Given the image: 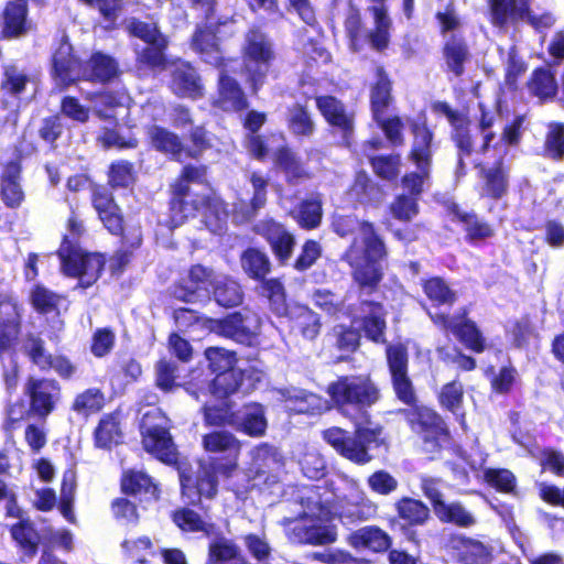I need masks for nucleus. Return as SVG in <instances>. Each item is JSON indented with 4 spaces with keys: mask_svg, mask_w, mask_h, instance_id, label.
<instances>
[{
    "mask_svg": "<svg viewBox=\"0 0 564 564\" xmlns=\"http://www.w3.org/2000/svg\"><path fill=\"white\" fill-rule=\"evenodd\" d=\"M23 394L34 411V417L45 422L61 402L62 386L53 377L29 376L24 382Z\"/></svg>",
    "mask_w": 564,
    "mask_h": 564,
    "instance_id": "nucleus-13",
    "label": "nucleus"
},
{
    "mask_svg": "<svg viewBox=\"0 0 564 564\" xmlns=\"http://www.w3.org/2000/svg\"><path fill=\"white\" fill-rule=\"evenodd\" d=\"M172 522L183 533H198L209 536L214 531V524L206 522L202 516L189 507H180L171 512Z\"/></svg>",
    "mask_w": 564,
    "mask_h": 564,
    "instance_id": "nucleus-54",
    "label": "nucleus"
},
{
    "mask_svg": "<svg viewBox=\"0 0 564 564\" xmlns=\"http://www.w3.org/2000/svg\"><path fill=\"white\" fill-rule=\"evenodd\" d=\"M203 423L207 427L224 430L225 427L235 429L238 419V408L234 401L225 399L219 403H205L202 406Z\"/></svg>",
    "mask_w": 564,
    "mask_h": 564,
    "instance_id": "nucleus-46",
    "label": "nucleus"
},
{
    "mask_svg": "<svg viewBox=\"0 0 564 564\" xmlns=\"http://www.w3.org/2000/svg\"><path fill=\"white\" fill-rule=\"evenodd\" d=\"M358 228L362 236L364 245L362 256L360 258L375 259L377 261L386 260L388 258V249L373 223L361 220Z\"/></svg>",
    "mask_w": 564,
    "mask_h": 564,
    "instance_id": "nucleus-57",
    "label": "nucleus"
},
{
    "mask_svg": "<svg viewBox=\"0 0 564 564\" xmlns=\"http://www.w3.org/2000/svg\"><path fill=\"white\" fill-rule=\"evenodd\" d=\"M214 375L209 390L213 395L220 399H228L237 393L243 382V371L236 367Z\"/></svg>",
    "mask_w": 564,
    "mask_h": 564,
    "instance_id": "nucleus-61",
    "label": "nucleus"
},
{
    "mask_svg": "<svg viewBox=\"0 0 564 564\" xmlns=\"http://www.w3.org/2000/svg\"><path fill=\"white\" fill-rule=\"evenodd\" d=\"M476 169L479 178L477 186L479 199L499 202L508 196L510 191V166L502 158L496 160L491 166L478 163Z\"/></svg>",
    "mask_w": 564,
    "mask_h": 564,
    "instance_id": "nucleus-18",
    "label": "nucleus"
},
{
    "mask_svg": "<svg viewBox=\"0 0 564 564\" xmlns=\"http://www.w3.org/2000/svg\"><path fill=\"white\" fill-rule=\"evenodd\" d=\"M290 214L301 229L314 230L323 219L322 200L318 197L304 198Z\"/></svg>",
    "mask_w": 564,
    "mask_h": 564,
    "instance_id": "nucleus-56",
    "label": "nucleus"
},
{
    "mask_svg": "<svg viewBox=\"0 0 564 564\" xmlns=\"http://www.w3.org/2000/svg\"><path fill=\"white\" fill-rule=\"evenodd\" d=\"M210 333L231 339L240 345L253 347L258 344V333L249 325V317L240 311L223 317L208 319Z\"/></svg>",
    "mask_w": 564,
    "mask_h": 564,
    "instance_id": "nucleus-21",
    "label": "nucleus"
},
{
    "mask_svg": "<svg viewBox=\"0 0 564 564\" xmlns=\"http://www.w3.org/2000/svg\"><path fill=\"white\" fill-rule=\"evenodd\" d=\"M85 61L78 56L69 40L64 36L51 56L50 76L58 90H66L68 87L82 80Z\"/></svg>",
    "mask_w": 564,
    "mask_h": 564,
    "instance_id": "nucleus-15",
    "label": "nucleus"
},
{
    "mask_svg": "<svg viewBox=\"0 0 564 564\" xmlns=\"http://www.w3.org/2000/svg\"><path fill=\"white\" fill-rule=\"evenodd\" d=\"M122 74L120 63L115 56L101 51H94L85 61L82 80L109 85L118 82Z\"/></svg>",
    "mask_w": 564,
    "mask_h": 564,
    "instance_id": "nucleus-27",
    "label": "nucleus"
},
{
    "mask_svg": "<svg viewBox=\"0 0 564 564\" xmlns=\"http://www.w3.org/2000/svg\"><path fill=\"white\" fill-rule=\"evenodd\" d=\"M427 314L434 326L446 335H454L467 349L476 354L486 350V338L476 322L469 318V310L466 306L459 307L454 315L441 311Z\"/></svg>",
    "mask_w": 564,
    "mask_h": 564,
    "instance_id": "nucleus-5",
    "label": "nucleus"
},
{
    "mask_svg": "<svg viewBox=\"0 0 564 564\" xmlns=\"http://www.w3.org/2000/svg\"><path fill=\"white\" fill-rule=\"evenodd\" d=\"M180 377L178 366L175 361L160 357L154 364V386L161 392L170 394L180 387L177 379Z\"/></svg>",
    "mask_w": 564,
    "mask_h": 564,
    "instance_id": "nucleus-62",
    "label": "nucleus"
},
{
    "mask_svg": "<svg viewBox=\"0 0 564 564\" xmlns=\"http://www.w3.org/2000/svg\"><path fill=\"white\" fill-rule=\"evenodd\" d=\"M10 534L25 557L33 558L37 554L41 536L30 520L21 519L12 524Z\"/></svg>",
    "mask_w": 564,
    "mask_h": 564,
    "instance_id": "nucleus-51",
    "label": "nucleus"
},
{
    "mask_svg": "<svg viewBox=\"0 0 564 564\" xmlns=\"http://www.w3.org/2000/svg\"><path fill=\"white\" fill-rule=\"evenodd\" d=\"M198 215L210 230L221 227L228 217L227 203L215 191L200 193L198 200Z\"/></svg>",
    "mask_w": 564,
    "mask_h": 564,
    "instance_id": "nucleus-45",
    "label": "nucleus"
},
{
    "mask_svg": "<svg viewBox=\"0 0 564 564\" xmlns=\"http://www.w3.org/2000/svg\"><path fill=\"white\" fill-rule=\"evenodd\" d=\"M147 134L152 149L172 160L181 161L185 145L177 133L165 127L153 124L148 128Z\"/></svg>",
    "mask_w": 564,
    "mask_h": 564,
    "instance_id": "nucleus-44",
    "label": "nucleus"
},
{
    "mask_svg": "<svg viewBox=\"0 0 564 564\" xmlns=\"http://www.w3.org/2000/svg\"><path fill=\"white\" fill-rule=\"evenodd\" d=\"M235 61L236 58L231 57L215 59L214 67L219 70V75L216 97L212 101V106L224 112L240 113L249 109L250 101L240 83L228 73L229 64Z\"/></svg>",
    "mask_w": 564,
    "mask_h": 564,
    "instance_id": "nucleus-11",
    "label": "nucleus"
},
{
    "mask_svg": "<svg viewBox=\"0 0 564 564\" xmlns=\"http://www.w3.org/2000/svg\"><path fill=\"white\" fill-rule=\"evenodd\" d=\"M171 429L142 432L141 444L143 449L165 465L177 463V451L171 434Z\"/></svg>",
    "mask_w": 564,
    "mask_h": 564,
    "instance_id": "nucleus-38",
    "label": "nucleus"
},
{
    "mask_svg": "<svg viewBox=\"0 0 564 564\" xmlns=\"http://www.w3.org/2000/svg\"><path fill=\"white\" fill-rule=\"evenodd\" d=\"M410 430L421 440L425 452L440 453L452 440L451 431L435 410L419 405L414 409H401Z\"/></svg>",
    "mask_w": 564,
    "mask_h": 564,
    "instance_id": "nucleus-4",
    "label": "nucleus"
},
{
    "mask_svg": "<svg viewBox=\"0 0 564 564\" xmlns=\"http://www.w3.org/2000/svg\"><path fill=\"white\" fill-rule=\"evenodd\" d=\"M121 495L139 499L140 502L158 501L161 498L160 484L144 470L123 469L119 478Z\"/></svg>",
    "mask_w": 564,
    "mask_h": 564,
    "instance_id": "nucleus-28",
    "label": "nucleus"
},
{
    "mask_svg": "<svg viewBox=\"0 0 564 564\" xmlns=\"http://www.w3.org/2000/svg\"><path fill=\"white\" fill-rule=\"evenodd\" d=\"M259 294L268 301L270 312L278 318H283L293 304L288 302L285 286L279 278L261 282Z\"/></svg>",
    "mask_w": 564,
    "mask_h": 564,
    "instance_id": "nucleus-52",
    "label": "nucleus"
},
{
    "mask_svg": "<svg viewBox=\"0 0 564 564\" xmlns=\"http://www.w3.org/2000/svg\"><path fill=\"white\" fill-rule=\"evenodd\" d=\"M346 262L350 267V274L354 284L362 295H372L380 290V285L384 278V271L381 261L375 259L351 258L349 254L345 257Z\"/></svg>",
    "mask_w": 564,
    "mask_h": 564,
    "instance_id": "nucleus-26",
    "label": "nucleus"
},
{
    "mask_svg": "<svg viewBox=\"0 0 564 564\" xmlns=\"http://www.w3.org/2000/svg\"><path fill=\"white\" fill-rule=\"evenodd\" d=\"M238 419L234 431L251 438H260L267 434L268 419L265 406L259 402H247L238 408Z\"/></svg>",
    "mask_w": 564,
    "mask_h": 564,
    "instance_id": "nucleus-36",
    "label": "nucleus"
},
{
    "mask_svg": "<svg viewBox=\"0 0 564 564\" xmlns=\"http://www.w3.org/2000/svg\"><path fill=\"white\" fill-rule=\"evenodd\" d=\"M207 300H213L219 307L229 310L240 306L245 291L238 279L230 274L216 275Z\"/></svg>",
    "mask_w": 564,
    "mask_h": 564,
    "instance_id": "nucleus-40",
    "label": "nucleus"
},
{
    "mask_svg": "<svg viewBox=\"0 0 564 564\" xmlns=\"http://www.w3.org/2000/svg\"><path fill=\"white\" fill-rule=\"evenodd\" d=\"M61 269L65 276L78 279L75 290L93 286L101 276L106 258L100 252H89L74 243L68 235H64L56 251Z\"/></svg>",
    "mask_w": 564,
    "mask_h": 564,
    "instance_id": "nucleus-3",
    "label": "nucleus"
},
{
    "mask_svg": "<svg viewBox=\"0 0 564 564\" xmlns=\"http://www.w3.org/2000/svg\"><path fill=\"white\" fill-rule=\"evenodd\" d=\"M442 56L446 65V72L455 77H462L466 64L471 58L469 44L462 34L452 33L442 45Z\"/></svg>",
    "mask_w": 564,
    "mask_h": 564,
    "instance_id": "nucleus-39",
    "label": "nucleus"
},
{
    "mask_svg": "<svg viewBox=\"0 0 564 564\" xmlns=\"http://www.w3.org/2000/svg\"><path fill=\"white\" fill-rule=\"evenodd\" d=\"M360 316L358 318L360 333L373 344H387V315L384 305L375 300H361L359 302Z\"/></svg>",
    "mask_w": 564,
    "mask_h": 564,
    "instance_id": "nucleus-25",
    "label": "nucleus"
},
{
    "mask_svg": "<svg viewBox=\"0 0 564 564\" xmlns=\"http://www.w3.org/2000/svg\"><path fill=\"white\" fill-rule=\"evenodd\" d=\"M169 88L178 98L198 100L205 95V86L197 68L188 61L171 62Z\"/></svg>",
    "mask_w": 564,
    "mask_h": 564,
    "instance_id": "nucleus-20",
    "label": "nucleus"
},
{
    "mask_svg": "<svg viewBox=\"0 0 564 564\" xmlns=\"http://www.w3.org/2000/svg\"><path fill=\"white\" fill-rule=\"evenodd\" d=\"M527 85L530 93L540 99L553 98L557 93L553 72L544 67L533 69Z\"/></svg>",
    "mask_w": 564,
    "mask_h": 564,
    "instance_id": "nucleus-64",
    "label": "nucleus"
},
{
    "mask_svg": "<svg viewBox=\"0 0 564 564\" xmlns=\"http://www.w3.org/2000/svg\"><path fill=\"white\" fill-rule=\"evenodd\" d=\"M273 166L284 175L289 186H297L313 177L296 151L288 144L278 147L272 154Z\"/></svg>",
    "mask_w": 564,
    "mask_h": 564,
    "instance_id": "nucleus-30",
    "label": "nucleus"
},
{
    "mask_svg": "<svg viewBox=\"0 0 564 564\" xmlns=\"http://www.w3.org/2000/svg\"><path fill=\"white\" fill-rule=\"evenodd\" d=\"M234 474L219 471L214 465L204 463L195 474L180 473L181 495L187 506L199 507L203 499H213L218 492V477L231 478Z\"/></svg>",
    "mask_w": 564,
    "mask_h": 564,
    "instance_id": "nucleus-7",
    "label": "nucleus"
},
{
    "mask_svg": "<svg viewBox=\"0 0 564 564\" xmlns=\"http://www.w3.org/2000/svg\"><path fill=\"white\" fill-rule=\"evenodd\" d=\"M386 361L395 399L408 409L419 406L416 389L409 373L408 347L402 343L387 344Z\"/></svg>",
    "mask_w": 564,
    "mask_h": 564,
    "instance_id": "nucleus-6",
    "label": "nucleus"
},
{
    "mask_svg": "<svg viewBox=\"0 0 564 564\" xmlns=\"http://www.w3.org/2000/svg\"><path fill=\"white\" fill-rule=\"evenodd\" d=\"M202 447L208 454L207 463L219 471L235 474L239 468L242 444L237 436L226 430H214L202 436Z\"/></svg>",
    "mask_w": 564,
    "mask_h": 564,
    "instance_id": "nucleus-9",
    "label": "nucleus"
},
{
    "mask_svg": "<svg viewBox=\"0 0 564 564\" xmlns=\"http://www.w3.org/2000/svg\"><path fill=\"white\" fill-rule=\"evenodd\" d=\"M408 126L412 142L406 158L416 170L406 172L400 178V183L404 189L403 194L420 199L424 192V185L431 177L435 133L429 126L425 115L409 119Z\"/></svg>",
    "mask_w": 564,
    "mask_h": 564,
    "instance_id": "nucleus-2",
    "label": "nucleus"
},
{
    "mask_svg": "<svg viewBox=\"0 0 564 564\" xmlns=\"http://www.w3.org/2000/svg\"><path fill=\"white\" fill-rule=\"evenodd\" d=\"M326 393L333 408L352 423L354 432L332 426L322 431L323 441L356 465L370 463V448L386 445L384 427L372 423L369 414V409L382 399L379 384L370 373L341 375L328 383Z\"/></svg>",
    "mask_w": 564,
    "mask_h": 564,
    "instance_id": "nucleus-1",
    "label": "nucleus"
},
{
    "mask_svg": "<svg viewBox=\"0 0 564 564\" xmlns=\"http://www.w3.org/2000/svg\"><path fill=\"white\" fill-rule=\"evenodd\" d=\"M241 53L247 72V82L251 93L257 95L267 80L271 65L275 59V52L271 42L260 34V39L248 37Z\"/></svg>",
    "mask_w": 564,
    "mask_h": 564,
    "instance_id": "nucleus-10",
    "label": "nucleus"
},
{
    "mask_svg": "<svg viewBox=\"0 0 564 564\" xmlns=\"http://www.w3.org/2000/svg\"><path fill=\"white\" fill-rule=\"evenodd\" d=\"M344 31L348 41V47L354 53H359L367 42L366 24L360 10L350 6L344 19Z\"/></svg>",
    "mask_w": 564,
    "mask_h": 564,
    "instance_id": "nucleus-55",
    "label": "nucleus"
},
{
    "mask_svg": "<svg viewBox=\"0 0 564 564\" xmlns=\"http://www.w3.org/2000/svg\"><path fill=\"white\" fill-rule=\"evenodd\" d=\"M105 393L99 388H88L83 392L76 394L72 403V411L88 417L97 414L105 406Z\"/></svg>",
    "mask_w": 564,
    "mask_h": 564,
    "instance_id": "nucleus-63",
    "label": "nucleus"
},
{
    "mask_svg": "<svg viewBox=\"0 0 564 564\" xmlns=\"http://www.w3.org/2000/svg\"><path fill=\"white\" fill-rule=\"evenodd\" d=\"M432 110L445 116L452 128L451 139L457 148L456 175L463 177L467 174L465 158L471 155L474 151L470 119L467 113L453 109L446 101L433 102Z\"/></svg>",
    "mask_w": 564,
    "mask_h": 564,
    "instance_id": "nucleus-12",
    "label": "nucleus"
},
{
    "mask_svg": "<svg viewBox=\"0 0 564 564\" xmlns=\"http://www.w3.org/2000/svg\"><path fill=\"white\" fill-rule=\"evenodd\" d=\"M21 351L28 360L43 372L54 370L63 380H70L77 372L76 365L63 354L53 355L40 334L29 332L23 337Z\"/></svg>",
    "mask_w": 564,
    "mask_h": 564,
    "instance_id": "nucleus-8",
    "label": "nucleus"
},
{
    "mask_svg": "<svg viewBox=\"0 0 564 564\" xmlns=\"http://www.w3.org/2000/svg\"><path fill=\"white\" fill-rule=\"evenodd\" d=\"M438 480L432 477H423L420 488L424 497L430 501L435 517L441 523L453 524L457 528H469L476 523L474 516L466 510L459 501L446 502L440 490Z\"/></svg>",
    "mask_w": 564,
    "mask_h": 564,
    "instance_id": "nucleus-14",
    "label": "nucleus"
},
{
    "mask_svg": "<svg viewBox=\"0 0 564 564\" xmlns=\"http://www.w3.org/2000/svg\"><path fill=\"white\" fill-rule=\"evenodd\" d=\"M64 299V295L50 290L42 283H36L30 289L28 301L39 315L58 316L59 305Z\"/></svg>",
    "mask_w": 564,
    "mask_h": 564,
    "instance_id": "nucleus-50",
    "label": "nucleus"
},
{
    "mask_svg": "<svg viewBox=\"0 0 564 564\" xmlns=\"http://www.w3.org/2000/svg\"><path fill=\"white\" fill-rule=\"evenodd\" d=\"M421 286L424 295L434 307L453 306L457 301V293L444 278L434 275L423 279Z\"/></svg>",
    "mask_w": 564,
    "mask_h": 564,
    "instance_id": "nucleus-53",
    "label": "nucleus"
},
{
    "mask_svg": "<svg viewBox=\"0 0 564 564\" xmlns=\"http://www.w3.org/2000/svg\"><path fill=\"white\" fill-rule=\"evenodd\" d=\"M90 203L108 232L112 236H122L124 218L112 192L104 185L94 184L90 191Z\"/></svg>",
    "mask_w": 564,
    "mask_h": 564,
    "instance_id": "nucleus-23",
    "label": "nucleus"
},
{
    "mask_svg": "<svg viewBox=\"0 0 564 564\" xmlns=\"http://www.w3.org/2000/svg\"><path fill=\"white\" fill-rule=\"evenodd\" d=\"M200 193L169 186V224L175 228L198 216Z\"/></svg>",
    "mask_w": 564,
    "mask_h": 564,
    "instance_id": "nucleus-31",
    "label": "nucleus"
},
{
    "mask_svg": "<svg viewBox=\"0 0 564 564\" xmlns=\"http://www.w3.org/2000/svg\"><path fill=\"white\" fill-rule=\"evenodd\" d=\"M530 6L531 0H488L490 23L503 29L509 23L523 21Z\"/></svg>",
    "mask_w": 564,
    "mask_h": 564,
    "instance_id": "nucleus-41",
    "label": "nucleus"
},
{
    "mask_svg": "<svg viewBox=\"0 0 564 564\" xmlns=\"http://www.w3.org/2000/svg\"><path fill=\"white\" fill-rule=\"evenodd\" d=\"M206 564H249V562L234 540L219 535L208 544Z\"/></svg>",
    "mask_w": 564,
    "mask_h": 564,
    "instance_id": "nucleus-47",
    "label": "nucleus"
},
{
    "mask_svg": "<svg viewBox=\"0 0 564 564\" xmlns=\"http://www.w3.org/2000/svg\"><path fill=\"white\" fill-rule=\"evenodd\" d=\"M22 167L19 161L11 160L3 166L0 176V195L9 208H18L24 200V192L20 184Z\"/></svg>",
    "mask_w": 564,
    "mask_h": 564,
    "instance_id": "nucleus-42",
    "label": "nucleus"
},
{
    "mask_svg": "<svg viewBox=\"0 0 564 564\" xmlns=\"http://www.w3.org/2000/svg\"><path fill=\"white\" fill-rule=\"evenodd\" d=\"M232 21V18L218 17L214 22L197 23L189 39L191 48L200 56V58L214 66L215 59L225 57L221 54L220 37L218 36L220 28Z\"/></svg>",
    "mask_w": 564,
    "mask_h": 564,
    "instance_id": "nucleus-19",
    "label": "nucleus"
},
{
    "mask_svg": "<svg viewBox=\"0 0 564 564\" xmlns=\"http://www.w3.org/2000/svg\"><path fill=\"white\" fill-rule=\"evenodd\" d=\"M254 230L267 241L276 262L280 265L288 264L292 258L296 239L285 225L269 218L261 220Z\"/></svg>",
    "mask_w": 564,
    "mask_h": 564,
    "instance_id": "nucleus-22",
    "label": "nucleus"
},
{
    "mask_svg": "<svg viewBox=\"0 0 564 564\" xmlns=\"http://www.w3.org/2000/svg\"><path fill=\"white\" fill-rule=\"evenodd\" d=\"M286 127L295 138H310L316 126L307 106L295 102L288 110Z\"/></svg>",
    "mask_w": 564,
    "mask_h": 564,
    "instance_id": "nucleus-60",
    "label": "nucleus"
},
{
    "mask_svg": "<svg viewBox=\"0 0 564 564\" xmlns=\"http://www.w3.org/2000/svg\"><path fill=\"white\" fill-rule=\"evenodd\" d=\"M45 542H43L42 553L39 560V564H66L64 561L58 558L54 552L53 546L61 547L66 553H69L74 549L73 534L67 529L58 531H48Z\"/></svg>",
    "mask_w": 564,
    "mask_h": 564,
    "instance_id": "nucleus-59",
    "label": "nucleus"
},
{
    "mask_svg": "<svg viewBox=\"0 0 564 564\" xmlns=\"http://www.w3.org/2000/svg\"><path fill=\"white\" fill-rule=\"evenodd\" d=\"M369 84V108L372 116L388 115L394 104L393 80L383 65H377Z\"/></svg>",
    "mask_w": 564,
    "mask_h": 564,
    "instance_id": "nucleus-32",
    "label": "nucleus"
},
{
    "mask_svg": "<svg viewBox=\"0 0 564 564\" xmlns=\"http://www.w3.org/2000/svg\"><path fill=\"white\" fill-rule=\"evenodd\" d=\"M397 519L400 521L402 532L412 539L413 529L424 527L431 519L429 506L420 499L401 497L394 502Z\"/></svg>",
    "mask_w": 564,
    "mask_h": 564,
    "instance_id": "nucleus-34",
    "label": "nucleus"
},
{
    "mask_svg": "<svg viewBox=\"0 0 564 564\" xmlns=\"http://www.w3.org/2000/svg\"><path fill=\"white\" fill-rule=\"evenodd\" d=\"M332 345L346 355L355 354L361 345V333L358 328L348 324H336L327 333Z\"/></svg>",
    "mask_w": 564,
    "mask_h": 564,
    "instance_id": "nucleus-58",
    "label": "nucleus"
},
{
    "mask_svg": "<svg viewBox=\"0 0 564 564\" xmlns=\"http://www.w3.org/2000/svg\"><path fill=\"white\" fill-rule=\"evenodd\" d=\"M446 213L453 221L463 225L465 240L470 245L491 239L496 235L495 227L474 210H464L460 206L451 202L446 205Z\"/></svg>",
    "mask_w": 564,
    "mask_h": 564,
    "instance_id": "nucleus-29",
    "label": "nucleus"
},
{
    "mask_svg": "<svg viewBox=\"0 0 564 564\" xmlns=\"http://www.w3.org/2000/svg\"><path fill=\"white\" fill-rule=\"evenodd\" d=\"M373 6L368 7V12L373 19V28L368 31L367 43L378 53L387 51L391 43L392 20L389 17L387 0H369Z\"/></svg>",
    "mask_w": 564,
    "mask_h": 564,
    "instance_id": "nucleus-33",
    "label": "nucleus"
},
{
    "mask_svg": "<svg viewBox=\"0 0 564 564\" xmlns=\"http://www.w3.org/2000/svg\"><path fill=\"white\" fill-rule=\"evenodd\" d=\"M315 106L332 131L339 134L341 144L349 148L355 132V113L334 95L316 96Z\"/></svg>",
    "mask_w": 564,
    "mask_h": 564,
    "instance_id": "nucleus-16",
    "label": "nucleus"
},
{
    "mask_svg": "<svg viewBox=\"0 0 564 564\" xmlns=\"http://www.w3.org/2000/svg\"><path fill=\"white\" fill-rule=\"evenodd\" d=\"M213 268L200 263L192 264L186 275L177 279L170 288V297L184 303H196L199 301L202 292L209 296L213 282L215 280Z\"/></svg>",
    "mask_w": 564,
    "mask_h": 564,
    "instance_id": "nucleus-17",
    "label": "nucleus"
},
{
    "mask_svg": "<svg viewBox=\"0 0 564 564\" xmlns=\"http://www.w3.org/2000/svg\"><path fill=\"white\" fill-rule=\"evenodd\" d=\"M348 543L354 549H366L373 553H384L392 545L391 536L378 525H366L348 535Z\"/></svg>",
    "mask_w": 564,
    "mask_h": 564,
    "instance_id": "nucleus-43",
    "label": "nucleus"
},
{
    "mask_svg": "<svg viewBox=\"0 0 564 564\" xmlns=\"http://www.w3.org/2000/svg\"><path fill=\"white\" fill-rule=\"evenodd\" d=\"M28 0H9L1 13L3 40H13L24 36L30 29Z\"/></svg>",
    "mask_w": 564,
    "mask_h": 564,
    "instance_id": "nucleus-37",
    "label": "nucleus"
},
{
    "mask_svg": "<svg viewBox=\"0 0 564 564\" xmlns=\"http://www.w3.org/2000/svg\"><path fill=\"white\" fill-rule=\"evenodd\" d=\"M283 318L286 319L291 334L300 335L306 340H315L321 333V315L305 304L293 303Z\"/></svg>",
    "mask_w": 564,
    "mask_h": 564,
    "instance_id": "nucleus-35",
    "label": "nucleus"
},
{
    "mask_svg": "<svg viewBox=\"0 0 564 564\" xmlns=\"http://www.w3.org/2000/svg\"><path fill=\"white\" fill-rule=\"evenodd\" d=\"M94 444L97 448L111 449L122 441V431L119 411L104 414L93 433Z\"/></svg>",
    "mask_w": 564,
    "mask_h": 564,
    "instance_id": "nucleus-48",
    "label": "nucleus"
},
{
    "mask_svg": "<svg viewBox=\"0 0 564 564\" xmlns=\"http://www.w3.org/2000/svg\"><path fill=\"white\" fill-rule=\"evenodd\" d=\"M240 265L249 279L259 283L268 280L272 270L269 256L257 247H248L241 252Z\"/></svg>",
    "mask_w": 564,
    "mask_h": 564,
    "instance_id": "nucleus-49",
    "label": "nucleus"
},
{
    "mask_svg": "<svg viewBox=\"0 0 564 564\" xmlns=\"http://www.w3.org/2000/svg\"><path fill=\"white\" fill-rule=\"evenodd\" d=\"M447 552L457 564H490L492 547L482 541L464 534H453L447 541Z\"/></svg>",
    "mask_w": 564,
    "mask_h": 564,
    "instance_id": "nucleus-24",
    "label": "nucleus"
}]
</instances>
